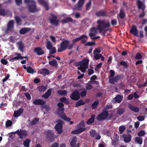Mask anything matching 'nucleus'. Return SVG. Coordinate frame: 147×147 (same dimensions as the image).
I'll return each instance as SVG.
<instances>
[{"instance_id":"obj_25","label":"nucleus","mask_w":147,"mask_h":147,"mask_svg":"<svg viewBox=\"0 0 147 147\" xmlns=\"http://www.w3.org/2000/svg\"><path fill=\"white\" fill-rule=\"evenodd\" d=\"M129 108L131 111H134L135 112H138L139 111V109L137 107H135L132 105H129Z\"/></svg>"},{"instance_id":"obj_48","label":"nucleus","mask_w":147,"mask_h":147,"mask_svg":"<svg viewBox=\"0 0 147 147\" xmlns=\"http://www.w3.org/2000/svg\"><path fill=\"white\" fill-rule=\"evenodd\" d=\"M39 119L38 118H36L33 120L31 121L30 122V125H32L35 124L36 122L38 121Z\"/></svg>"},{"instance_id":"obj_20","label":"nucleus","mask_w":147,"mask_h":147,"mask_svg":"<svg viewBox=\"0 0 147 147\" xmlns=\"http://www.w3.org/2000/svg\"><path fill=\"white\" fill-rule=\"evenodd\" d=\"M130 32L134 35L137 36L138 32L136 27L134 26H133L130 30Z\"/></svg>"},{"instance_id":"obj_22","label":"nucleus","mask_w":147,"mask_h":147,"mask_svg":"<svg viewBox=\"0 0 147 147\" xmlns=\"http://www.w3.org/2000/svg\"><path fill=\"white\" fill-rule=\"evenodd\" d=\"M38 2L40 4L43 5L47 10H48L49 7L47 3L45 0H38Z\"/></svg>"},{"instance_id":"obj_63","label":"nucleus","mask_w":147,"mask_h":147,"mask_svg":"<svg viewBox=\"0 0 147 147\" xmlns=\"http://www.w3.org/2000/svg\"><path fill=\"white\" fill-rule=\"evenodd\" d=\"M101 67V63H100L97 65L96 67V68L95 69L96 70L98 71L99 68Z\"/></svg>"},{"instance_id":"obj_61","label":"nucleus","mask_w":147,"mask_h":147,"mask_svg":"<svg viewBox=\"0 0 147 147\" xmlns=\"http://www.w3.org/2000/svg\"><path fill=\"white\" fill-rule=\"evenodd\" d=\"M1 61L2 63L4 65H6L8 63L7 61L4 59H1Z\"/></svg>"},{"instance_id":"obj_13","label":"nucleus","mask_w":147,"mask_h":147,"mask_svg":"<svg viewBox=\"0 0 147 147\" xmlns=\"http://www.w3.org/2000/svg\"><path fill=\"white\" fill-rule=\"evenodd\" d=\"M63 121H60L59 122L57 123L55 126L56 130L59 134H61L62 131V125Z\"/></svg>"},{"instance_id":"obj_8","label":"nucleus","mask_w":147,"mask_h":147,"mask_svg":"<svg viewBox=\"0 0 147 147\" xmlns=\"http://www.w3.org/2000/svg\"><path fill=\"white\" fill-rule=\"evenodd\" d=\"M109 25L108 22L102 21V35L105 36L103 33L108 30V27Z\"/></svg>"},{"instance_id":"obj_19","label":"nucleus","mask_w":147,"mask_h":147,"mask_svg":"<svg viewBox=\"0 0 147 147\" xmlns=\"http://www.w3.org/2000/svg\"><path fill=\"white\" fill-rule=\"evenodd\" d=\"M137 4L139 9L144 10L145 9V6L143 2L140 1L139 0H137Z\"/></svg>"},{"instance_id":"obj_14","label":"nucleus","mask_w":147,"mask_h":147,"mask_svg":"<svg viewBox=\"0 0 147 147\" xmlns=\"http://www.w3.org/2000/svg\"><path fill=\"white\" fill-rule=\"evenodd\" d=\"M100 52V48L96 49L93 51L94 58L96 59H98L101 57V55L99 53Z\"/></svg>"},{"instance_id":"obj_24","label":"nucleus","mask_w":147,"mask_h":147,"mask_svg":"<svg viewBox=\"0 0 147 147\" xmlns=\"http://www.w3.org/2000/svg\"><path fill=\"white\" fill-rule=\"evenodd\" d=\"M77 142V138L74 137L72 138L70 142V145L71 147H75L76 145Z\"/></svg>"},{"instance_id":"obj_7","label":"nucleus","mask_w":147,"mask_h":147,"mask_svg":"<svg viewBox=\"0 0 147 147\" xmlns=\"http://www.w3.org/2000/svg\"><path fill=\"white\" fill-rule=\"evenodd\" d=\"M69 42L67 40L63 41L61 44L60 46L58 49V51L61 52L65 50L68 46Z\"/></svg>"},{"instance_id":"obj_28","label":"nucleus","mask_w":147,"mask_h":147,"mask_svg":"<svg viewBox=\"0 0 147 147\" xmlns=\"http://www.w3.org/2000/svg\"><path fill=\"white\" fill-rule=\"evenodd\" d=\"M123 96L119 95H117L114 98L115 102H117L118 103L120 102L123 99Z\"/></svg>"},{"instance_id":"obj_34","label":"nucleus","mask_w":147,"mask_h":147,"mask_svg":"<svg viewBox=\"0 0 147 147\" xmlns=\"http://www.w3.org/2000/svg\"><path fill=\"white\" fill-rule=\"evenodd\" d=\"M29 29L28 28H23L20 31V33L24 34L29 31Z\"/></svg>"},{"instance_id":"obj_40","label":"nucleus","mask_w":147,"mask_h":147,"mask_svg":"<svg viewBox=\"0 0 147 147\" xmlns=\"http://www.w3.org/2000/svg\"><path fill=\"white\" fill-rule=\"evenodd\" d=\"M17 45L20 50L22 51L24 47L23 43L21 42H19L17 43Z\"/></svg>"},{"instance_id":"obj_9","label":"nucleus","mask_w":147,"mask_h":147,"mask_svg":"<svg viewBox=\"0 0 147 147\" xmlns=\"http://www.w3.org/2000/svg\"><path fill=\"white\" fill-rule=\"evenodd\" d=\"M88 37L87 36L83 35L78 37L76 38L73 40V43H75L79 40H81L82 43H84L86 42Z\"/></svg>"},{"instance_id":"obj_59","label":"nucleus","mask_w":147,"mask_h":147,"mask_svg":"<svg viewBox=\"0 0 147 147\" xmlns=\"http://www.w3.org/2000/svg\"><path fill=\"white\" fill-rule=\"evenodd\" d=\"M25 95L26 97L27 98L28 100L31 99V96L29 94L28 92H26L25 93Z\"/></svg>"},{"instance_id":"obj_55","label":"nucleus","mask_w":147,"mask_h":147,"mask_svg":"<svg viewBox=\"0 0 147 147\" xmlns=\"http://www.w3.org/2000/svg\"><path fill=\"white\" fill-rule=\"evenodd\" d=\"M86 88L87 90H90L92 88V86L89 84H87L86 86Z\"/></svg>"},{"instance_id":"obj_36","label":"nucleus","mask_w":147,"mask_h":147,"mask_svg":"<svg viewBox=\"0 0 147 147\" xmlns=\"http://www.w3.org/2000/svg\"><path fill=\"white\" fill-rule=\"evenodd\" d=\"M136 141L138 144L140 145L142 143V140L141 138L137 137L136 139Z\"/></svg>"},{"instance_id":"obj_39","label":"nucleus","mask_w":147,"mask_h":147,"mask_svg":"<svg viewBox=\"0 0 147 147\" xmlns=\"http://www.w3.org/2000/svg\"><path fill=\"white\" fill-rule=\"evenodd\" d=\"M26 70L30 74H33L34 72V70L30 67H27Z\"/></svg>"},{"instance_id":"obj_33","label":"nucleus","mask_w":147,"mask_h":147,"mask_svg":"<svg viewBox=\"0 0 147 147\" xmlns=\"http://www.w3.org/2000/svg\"><path fill=\"white\" fill-rule=\"evenodd\" d=\"M49 63L50 65L54 67H57V62L55 59H53L52 61H49Z\"/></svg>"},{"instance_id":"obj_54","label":"nucleus","mask_w":147,"mask_h":147,"mask_svg":"<svg viewBox=\"0 0 147 147\" xmlns=\"http://www.w3.org/2000/svg\"><path fill=\"white\" fill-rule=\"evenodd\" d=\"M87 92L86 91L84 90L83 91H82L80 93V95L83 97L85 96Z\"/></svg>"},{"instance_id":"obj_5","label":"nucleus","mask_w":147,"mask_h":147,"mask_svg":"<svg viewBox=\"0 0 147 147\" xmlns=\"http://www.w3.org/2000/svg\"><path fill=\"white\" fill-rule=\"evenodd\" d=\"M124 110L122 108H119L117 109V114H115V111H111V113H110L109 116V118L111 119L112 118L113 120L116 119L117 117H118L117 115H118L119 116H120L123 114Z\"/></svg>"},{"instance_id":"obj_10","label":"nucleus","mask_w":147,"mask_h":147,"mask_svg":"<svg viewBox=\"0 0 147 147\" xmlns=\"http://www.w3.org/2000/svg\"><path fill=\"white\" fill-rule=\"evenodd\" d=\"M16 55L17 56L14 57H13L12 56H10L9 57L8 59H9V61L11 62H13L15 60H16L20 59L26 58L27 59H28V57H22L21 56V54L19 53H16Z\"/></svg>"},{"instance_id":"obj_12","label":"nucleus","mask_w":147,"mask_h":147,"mask_svg":"<svg viewBox=\"0 0 147 147\" xmlns=\"http://www.w3.org/2000/svg\"><path fill=\"white\" fill-rule=\"evenodd\" d=\"M14 133H17L19 135V138L21 139L26 137L27 135V133L26 131L21 130L20 129L14 132Z\"/></svg>"},{"instance_id":"obj_2","label":"nucleus","mask_w":147,"mask_h":147,"mask_svg":"<svg viewBox=\"0 0 147 147\" xmlns=\"http://www.w3.org/2000/svg\"><path fill=\"white\" fill-rule=\"evenodd\" d=\"M89 62V59L86 58L80 63H76L75 65L77 66H80L79 67H78V69H79L81 71L84 73L88 67Z\"/></svg>"},{"instance_id":"obj_11","label":"nucleus","mask_w":147,"mask_h":147,"mask_svg":"<svg viewBox=\"0 0 147 147\" xmlns=\"http://www.w3.org/2000/svg\"><path fill=\"white\" fill-rule=\"evenodd\" d=\"M14 27V22L13 20L10 21L7 24V30L5 31V33L6 34L8 33V31H10L11 32L13 30Z\"/></svg>"},{"instance_id":"obj_6","label":"nucleus","mask_w":147,"mask_h":147,"mask_svg":"<svg viewBox=\"0 0 147 147\" xmlns=\"http://www.w3.org/2000/svg\"><path fill=\"white\" fill-rule=\"evenodd\" d=\"M84 124L85 123L84 121H81L79 124L77 125V128H78L72 131L71 133L72 134H77L81 133L85 131L86 129L82 127L84 126Z\"/></svg>"},{"instance_id":"obj_47","label":"nucleus","mask_w":147,"mask_h":147,"mask_svg":"<svg viewBox=\"0 0 147 147\" xmlns=\"http://www.w3.org/2000/svg\"><path fill=\"white\" fill-rule=\"evenodd\" d=\"M85 104L84 102L82 100H80L78 101L76 104V106L78 107L82 105H84Z\"/></svg>"},{"instance_id":"obj_62","label":"nucleus","mask_w":147,"mask_h":147,"mask_svg":"<svg viewBox=\"0 0 147 147\" xmlns=\"http://www.w3.org/2000/svg\"><path fill=\"white\" fill-rule=\"evenodd\" d=\"M94 72V71L92 69H89L88 70V74L89 75H90L93 74Z\"/></svg>"},{"instance_id":"obj_15","label":"nucleus","mask_w":147,"mask_h":147,"mask_svg":"<svg viewBox=\"0 0 147 147\" xmlns=\"http://www.w3.org/2000/svg\"><path fill=\"white\" fill-rule=\"evenodd\" d=\"M71 98L74 100H77L80 98L79 93L77 90L75 91L70 96Z\"/></svg>"},{"instance_id":"obj_1","label":"nucleus","mask_w":147,"mask_h":147,"mask_svg":"<svg viewBox=\"0 0 147 147\" xmlns=\"http://www.w3.org/2000/svg\"><path fill=\"white\" fill-rule=\"evenodd\" d=\"M57 105L59 108L58 109L56 113L63 120L68 121H70L71 119L67 117L63 112L64 111V109L63 108L64 106L63 104L62 103L59 102L58 104Z\"/></svg>"},{"instance_id":"obj_50","label":"nucleus","mask_w":147,"mask_h":147,"mask_svg":"<svg viewBox=\"0 0 147 147\" xmlns=\"http://www.w3.org/2000/svg\"><path fill=\"white\" fill-rule=\"evenodd\" d=\"M60 100L62 102L65 103H67L68 102L67 100L65 97H63L62 98H60Z\"/></svg>"},{"instance_id":"obj_57","label":"nucleus","mask_w":147,"mask_h":147,"mask_svg":"<svg viewBox=\"0 0 147 147\" xmlns=\"http://www.w3.org/2000/svg\"><path fill=\"white\" fill-rule=\"evenodd\" d=\"M141 58V55L139 53H138L135 56V58L137 59H140Z\"/></svg>"},{"instance_id":"obj_27","label":"nucleus","mask_w":147,"mask_h":147,"mask_svg":"<svg viewBox=\"0 0 147 147\" xmlns=\"http://www.w3.org/2000/svg\"><path fill=\"white\" fill-rule=\"evenodd\" d=\"M33 103L36 105H41L44 104L45 103V102L41 100L38 99L34 100L33 102Z\"/></svg>"},{"instance_id":"obj_49","label":"nucleus","mask_w":147,"mask_h":147,"mask_svg":"<svg viewBox=\"0 0 147 147\" xmlns=\"http://www.w3.org/2000/svg\"><path fill=\"white\" fill-rule=\"evenodd\" d=\"M145 134V132L144 130H141L138 133V136H142Z\"/></svg>"},{"instance_id":"obj_26","label":"nucleus","mask_w":147,"mask_h":147,"mask_svg":"<svg viewBox=\"0 0 147 147\" xmlns=\"http://www.w3.org/2000/svg\"><path fill=\"white\" fill-rule=\"evenodd\" d=\"M124 141L127 142H129L131 139V136L130 134L124 135L123 137Z\"/></svg>"},{"instance_id":"obj_41","label":"nucleus","mask_w":147,"mask_h":147,"mask_svg":"<svg viewBox=\"0 0 147 147\" xmlns=\"http://www.w3.org/2000/svg\"><path fill=\"white\" fill-rule=\"evenodd\" d=\"M57 92L59 94L62 95H65L67 94V92L65 90H59Z\"/></svg>"},{"instance_id":"obj_46","label":"nucleus","mask_w":147,"mask_h":147,"mask_svg":"<svg viewBox=\"0 0 147 147\" xmlns=\"http://www.w3.org/2000/svg\"><path fill=\"white\" fill-rule=\"evenodd\" d=\"M119 16L121 18H123L125 16V13L124 12L123 10L121 9L120 10V13H119Z\"/></svg>"},{"instance_id":"obj_44","label":"nucleus","mask_w":147,"mask_h":147,"mask_svg":"<svg viewBox=\"0 0 147 147\" xmlns=\"http://www.w3.org/2000/svg\"><path fill=\"white\" fill-rule=\"evenodd\" d=\"M72 20V19L71 18H66L65 19L63 20L62 21V22L63 23H66L68 22L71 21Z\"/></svg>"},{"instance_id":"obj_43","label":"nucleus","mask_w":147,"mask_h":147,"mask_svg":"<svg viewBox=\"0 0 147 147\" xmlns=\"http://www.w3.org/2000/svg\"><path fill=\"white\" fill-rule=\"evenodd\" d=\"M38 89L40 91H42L46 90L47 89V87L44 86H41L38 87Z\"/></svg>"},{"instance_id":"obj_42","label":"nucleus","mask_w":147,"mask_h":147,"mask_svg":"<svg viewBox=\"0 0 147 147\" xmlns=\"http://www.w3.org/2000/svg\"><path fill=\"white\" fill-rule=\"evenodd\" d=\"M30 141V140L29 139L26 140L24 142V145L26 147H28Z\"/></svg>"},{"instance_id":"obj_37","label":"nucleus","mask_w":147,"mask_h":147,"mask_svg":"<svg viewBox=\"0 0 147 147\" xmlns=\"http://www.w3.org/2000/svg\"><path fill=\"white\" fill-rule=\"evenodd\" d=\"M98 103L99 101L98 100L94 101L92 105V108L94 109L96 108L97 107Z\"/></svg>"},{"instance_id":"obj_45","label":"nucleus","mask_w":147,"mask_h":147,"mask_svg":"<svg viewBox=\"0 0 147 147\" xmlns=\"http://www.w3.org/2000/svg\"><path fill=\"white\" fill-rule=\"evenodd\" d=\"M95 45L94 42H87L84 45L86 46H94Z\"/></svg>"},{"instance_id":"obj_21","label":"nucleus","mask_w":147,"mask_h":147,"mask_svg":"<svg viewBox=\"0 0 147 147\" xmlns=\"http://www.w3.org/2000/svg\"><path fill=\"white\" fill-rule=\"evenodd\" d=\"M34 52L38 55H41L44 53V52L42 49L39 47H36L35 48Z\"/></svg>"},{"instance_id":"obj_4","label":"nucleus","mask_w":147,"mask_h":147,"mask_svg":"<svg viewBox=\"0 0 147 147\" xmlns=\"http://www.w3.org/2000/svg\"><path fill=\"white\" fill-rule=\"evenodd\" d=\"M97 28L96 29L94 28H92L90 30L89 34V36L92 39H95L96 38L92 37L97 34V30H98L100 32H101V20L100 19L97 21Z\"/></svg>"},{"instance_id":"obj_53","label":"nucleus","mask_w":147,"mask_h":147,"mask_svg":"<svg viewBox=\"0 0 147 147\" xmlns=\"http://www.w3.org/2000/svg\"><path fill=\"white\" fill-rule=\"evenodd\" d=\"M12 125V122L10 120L7 121L6 123V125L7 127H10Z\"/></svg>"},{"instance_id":"obj_31","label":"nucleus","mask_w":147,"mask_h":147,"mask_svg":"<svg viewBox=\"0 0 147 147\" xmlns=\"http://www.w3.org/2000/svg\"><path fill=\"white\" fill-rule=\"evenodd\" d=\"M51 22L52 24H55L57 23V17L56 16L52 15L50 19Z\"/></svg>"},{"instance_id":"obj_30","label":"nucleus","mask_w":147,"mask_h":147,"mask_svg":"<svg viewBox=\"0 0 147 147\" xmlns=\"http://www.w3.org/2000/svg\"><path fill=\"white\" fill-rule=\"evenodd\" d=\"M108 114L109 113L108 111H103L102 113V120L105 119L107 117H108V119H109V117H108Z\"/></svg>"},{"instance_id":"obj_35","label":"nucleus","mask_w":147,"mask_h":147,"mask_svg":"<svg viewBox=\"0 0 147 147\" xmlns=\"http://www.w3.org/2000/svg\"><path fill=\"white\" fill-rule=\"evenodd\" d=\"M126 128L125 126L123 125H122L120 126L119 127V131L120 134L123 133L124 131L125 130Z\"/></svg>"},{"instance_id":"obj_32","label":"nucleus","mask_w":147,"mask_h":147,"mask_svg":"<svg viewBox=\"0 0 147 147\" xmlns=\"http://www.w3.org/2000/svg\"><path fill=\"white\" fill-rule=\"evenodd\" d=\"M51 92V90L50 89H49L46 93L42 96V97L45 98H47L50 95Z\"/></svg>"},{"instance_id":"obj_51","label":"nucleus","mask_w":147,"mask_h":147,"mask_svg":"<svg viewBox=\"0 0 147 147\" xmlns=\"http://www.w3.org/2000/svg\"><path fill=\"white\" fill-rule=\"evenodd\" d=\"M50 54H53L55 53L56 52V49L55 47H52L50 49Z\"/></svg>"},{"instance_id":"obj_29","label":"nucleus","mask_w":147,"mask_h":147,"mask_svg":"<svg viewBox=\"0 0 147 147\" xmlns=\"http://www.w3.org/2000/svg\"><path fill=\"white\" fill-rule=\"evenodd\" d=\"M95 118V115H92L91 117L87 121L86 123L88 125H90L94 121Z\"/></svg>"},{"instance_id":"obj_16","label":"nucleus","mask_w":147,"mask_h":147,"mask_svg":"<svg viewBox=\"0 0 147 147\" xmlns=\"http://www.w3.org/2000/svg\"><path fill=\"white\" fill-rule=\"evenodd\" d=\"M84 0H79L77 5L75 7V8L78 10H80L83 6Z\"/></svg>"},{"instance_id":"obj_18","label":"nucleus","mask_w":147,"mask_h":147,"mask_svg":"<svg viewBox=\"0 0 147 147\" xmlns=\"http://www.w3.org/2000/svg\"><path fill=\"white\" fill-rule=\"evenodd\" d=\"M23 109H20L18 110L14 111L13 114V116L15 117H18L23 113Z\"/></svg>"},{"instance_id":"obj_64","label":"nucleus","mask_w":147,"mask_h":147,"mask_svg":"<svg viewBox=\"0 0 147 147\" xmlns=\"http://www.w3.org/2000/svg\"><path fill=\"white\" fill-rule=\"evenodd\" d=\"M15 38L13 36H11L9 38V40L10 42H14L15 41Z\"/></svg>"},{"instance_id":"obj_56","label":"nucleus","mask_w":147,"mask_h":147,"mask_svg":"<svg viewBox=\"0 0 147 147\" xmlns=\"http://www.w3.org/2000/svg\"><path fill=\"white\" fill-rule=\"evenodd\" d=\"M137 119L139 121H142L144 120V117L142 116H139L137 117Z\"/></svg>"},{"instance_id":"obj_38","label":"nucleus","mask_w":147,"mask_h":147,"mask_svg":"<svg viewBox=\"0 0 147 147\" xmlns=\"http://www.w3.org/2000/svg\"><path fill=\"white\" fill-rule=\"evenodd\" d=\"M47 48V49H49L52 47V45L51 42L49 41H47L46 42Z\"/></svg>"},{"instance_id":"obj_58","label":"nucleus","mask_w":147,"mask_h":147,"mask_svg":"<svg viewBox=\"0 0 147 147\" xmlns=\"http://www.w3.org/2000/svg\"><path fill=\"white\" fill-rule=\"evenodd\" d=\"M90 136L92 137H94L96 134V132L95 130H92L90 132Z\"/></svg>"},{"instance_id":"obj_3","label":"nucleus","mask_w":147,"mask_h":147,"mask_svg":"<svg viewBox=\"0 0 147 147\" xmlns=\"http://www.w3.org/2000/svg\"><path fill=\"white\" fill-rule=\"evenodd\" d=\"M24 2L28 6V10L30 12H34L38 11V9L36 6V2L34 1L25 0Z\"/></svg>"},{"instance_id":"obj_52","label":"nucleus","mask_w":147,"mask_h":147,"mask_svg":"<svg viewBox=\"0 0 147 147\" xmlns=\"http://www.w3.org/2000/svg\"><path fill=\"white\" fill-rule=\"evenodd\" d=\"M91 4L90 1H89V2L87 4L86 6V10H88L90 9Z\"/></svg>"},{"instance_id":"obj_17","label":"nucleus","mask_w":147,"mask_h":147,"mask_svg":"<svg viewBox=\"0 0 147 147\" xmlns=\"http://www.w3.org/2000/svg\"><path fill=\"white\" fill-rule=\"evenodd\" d=\"M0 14L1 15L5 16L7 15L8 16H11V12L9 10H6L3 9L0 10Z\"/></svg>"},{"instance_id":"obj_60","label":"nucleus","mask_w":147,"mask_h":147,"mask_svg":"<svg viewBox=\"0 0 147 147\" xmlns=\"http://www.w3.org/2000/svg\"><path fill=\"white\" fill-rule=\"evenodd\" d=\"M15 19H16L17 23L18 24L20 23L21 22V20L20 18L18 16H16L15 17Z\"/></svg>"},{"instance_id":"obj_23","label":"nucleus","mask_w":147,"mask_h":147,"mask_svg":"<svg viewBox=\"0 0 147 147\" xmlns=\"http://www.w3.org/2000/svg\"><path fill=\"white\" fill-rule=\"evenodd\" d=\"M38 73L43 75H45L49 74V71L47 69H43L39 71Z\"/></svg>"}]
</instances>
